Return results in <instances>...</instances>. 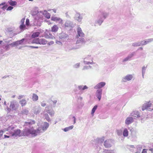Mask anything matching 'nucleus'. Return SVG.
<instances>
[{"instance_id": "obj_7", "label": "nucleus", "mask_w": 153, "mask_h": 153, "mask_svg": "<svg viewBox=\"0 0 153 153\" xmlns=\"http://www.w3.org/2000/svg\"><path fill=\"white\" fill-rule=\"evenodd\" d=\"M21 133V131L20 129H17L14 130L13 132L11 133V136L13 137H16L18 136Z\"/></svg>"}, {"instance_id": "obj_24", "label": "nucleus", "mask_w": 153, "mask_h": 153, "mask_svg": "<svg viewBox=\"0 0 153 153\" xmlns=\"http://www.w3.org/2000/svg\"><path fill=\"white\" fill-rule=\"evenodd\" d=\"M123 129H120L119 130H117V134L118 136H121L122 134L123 133Z\"/></svg>"}, {"instance_id": "obj_10", "label": "nucleus", "mask_w": 153, "mask_h": 153, "mask_svg": "<svg viewBox=\"0 0 153 153\" xmlns=\"http://www.w3.org/2000/svg\"><path fill=\"white\" fill-rule=\"evenodd\" d=\"M105 85V82H100L97 84L95 87V89H98L102 88Z\"/></svg>"}, {"instance_id": "obj_53", "label": "nucleus", "mask_w": 153, "mask_h": 153, "mask_svg": "<svg viewBox=\"0 0 153 153\" xmlns=\"http://www.w3.org/2000/svg\"><path fill=\"white\" fill-rule=\"evenodd\" d=\"M23 111H24L23 113H24L25 111V113H27L28 112V110H24Z\"/></svg>"}, {"instance_id": "obj_35", "label": "nucleus", "mask_w": 153, "mask_h": 153, "mask_svg": "<svg viewBox=\"0 0 153 153\" xmlns=\"http://www.w3.org/2000/svg\"><path fill=\"white\" fill-rule=\"evenodd\" d=\"M10 108L13 109L15 107V105L14 103H11L10 106Z\"/></svg>"}, {"instance_id": "obj_34", "label": "nucleus", "mask_w": 153, "mask_h": 153, "mask_svg": "<svg viewBox=\"0 0 153 153\" xmlns=\"http://www.w3.org/2000/svg\"><path fill=\"white\" fill-rule=\"evenodd\" d=\"M25 26L24 24H22L20 26V28L21 29H23L25 28Z\"/></svg>"}, {"instance_id": "obj_25", "label": "nucleus", "mask_w": 153, "mask_h": 153, "mask_svg": "<svg viewBox=\"0 0 153 153\" xmlns=\"http://www.w3.org/2000/svg\"><path fill=\"white\" fill-rule=\"evenodd\" d=\"M133 116L134 117H140L138 111H134L133 114Z\"/></svg>"}, {"instance_id": "obj_16", "label": "nucleus", "mask_w": 153, "mask_h": 153, "mask_svg": "<svg viewBox=\"0 0 153 153\" xmlns=\"http://www.w3.org/2000/svg\"><path fill=\"white\" fill-rule=\"evenodd\" d=\"M19 102L21 105L22 107L26 105L27 104V101L25 99H22L20 100Z\"/></svg>"}, {"instance_id": "obj_49", "label": "nucleus", "mask_w": 153, "mask_h": 153, "mask_svg": "<svg viewBox=\"0 0 153 153\" xmlns=\"http://www.w3.org/2000/svg\"><path fill=\"white\" fill-rule=\"evenodd\" d=\"M149 150L152 153H153V148H150L149 149Z\"/></svg>"}, {"instance_id": "obj_43", "label": "nucleus", "mask_w": 153, "mask_h": 153, "mask_svg": "<svg viewBox=\"0 0 153 153\" xmlns=\"http://www.w3.org/2000/svg\"><path fill=\"white\" fill-rule=\"evenodd\" d=\"M88 88V87L86 86V85H85L82 88V90H84L85 89H87Z\"/></svg>"}, {"instance_id": "obj_3", "label": "nucleus", "mask_w": 153, "mask_h": 153, "mask_svg": "<svg viewBox=\"0 0 153 153\" xmlns=\"http://www.w3.org/2000/svg\"><path fill=\"white\" fill-rule=\"evenodd\" d=\"M133 128L130 129L131 131V135L128 137V138L130 139L132 141H135L137 140V133L132 131Z\"/></svg>"}, {"instance_id": "obj_20", "label": "nucleus", "mask_w": 153, "mask_h": 153, "mask_svg": "<svg viewBox=\"0 0 153 153\" xmlns=\"http://www.w3.org/2000/svg\"><path fill=\"white\" fill-rule=\"evenodd\" d=\"M40 34V33L39 32H36L34 33L32 35V38H35V37H38Z\"/></svg>"}, {"instance_id": "obj_55", "label": "nucleus", "mask_w": 153, "mask_h": 153, "mask_svg": "<svg viewBox=\"0 0 153 153\" xmlns=\"http://www.w3.org/2000/svg\"><path fill=\"white\" fill-rule=\"evenodd\" d=\"M38 48V47L37 46L34 47V48Z\"/></svg>"}, {"instance_id": "obj_41", "label": "nucleus", "mask_w": 153, "mask_h": 153, "mask_svg": "<svg viewBox=\"0 0 153 153\" xmlns=\"http://www.w3.org/2000/svg\"><path fill=\"white\" fill-rule=\"evenodd\" d=\"M41 105L42 106L45 107L46 105V104L45 102H43L41 103Z\"/></svg>"}, {"instance_id": "obj_1", "label": "nucleus", "mask_w": 153, "mask_h": 153, "mask_svg": "<svg viewBox=\"0 0 153 153\" xmlns=\"http://www.w3.org/2000/svg\"><path fill=\"white\" fill-rule=\"evenodd\" d=\"M49 127V125H40L38 128L33 127L26 128L23 131V134L25 136L35 137L45 131Z\"/></svg>"}, {"instance_id": "obj_61", "label": "nucleus", "mask_w": 153, "mask_h": 153, "mask_svg": "<svg viewBox=\"0 0 153 153\" xmlns=\"http://www.w3.org/2000/svg\"><path fill=\"white\" fill-rule=\"evenodd\" d=\"M1 99L0 98V101L1 100Z\"/></svg>"}, {"instance_id": "obj_27", "label": "nucleus", "mask_w": 153, "mask_h": 153, "mask_svg": "<svg viewBox=\"0 0 153 153\" xmlns=\"http://www.w3.org/2000/svg\"><path fill=\"white\" fill-rule=\"evenodd\" d=\"M103 153H114L113 150H105L103 151Z\"/></svg>"}, {"instance_id": "obj_38", "label": "nucleus", "mask_w": 153, "mask_h": 153, "mask_svg": "<svg viewBox=\"0 0 153 153\" xmlns=\"http://www.w3.org/2000/svg\"><path fill=\"white\" fill-rule=\"evenodd\" d=\"M26 25L27 26H28L29 25V20L28 19H26Z\"/></svg>"}, {"instance_id": "obj_15", "label": "nucleus", "mask_w": 153, "mask_h": 153, "mask_svg": "<svg viewBox=\"0 0 153 153\" xmlns=\"http://www.w3.org/2000/svg\"><path fill=\"white\" fill-rule=\"evenodd\" d=\"M59 29V27L57 25H54L51 28V31L53 32H57Z\"/></svg>"}, {"instance_id": "obj_22", "label": "nucleus", "mask_w": 153, "mask_h": 153, "mask_svg": "<svg viewBox=\"0 0 153 153\" xmlns=\"http://www.w3.org/2000/svg\"><path fill=\"white\" fill-rule=\"evenodd\" d=\"M16 42H14L11 44H10L9 45H7L5 46L6 49V50H8V48H10L9 45H12L13 46H14V45H16Z\"/></svg>"}, {"instance_id": "obj_37", "label": "nucleus", "mask_w": 153, "mask_h": 153, "mask_svg": "<svg viewBox=\"0 0 153 153\" xmlns=\"http://www.w3.org/2000/svg\"><path fill=\"white\" fill-rule=\"evenodd\" d=\"M45 118L47 119V120L48 121H50V119L48 116V114H45Z\"/></svg>"}, {"instance_id": "obj_64", "label": "nucleus", "mask_w": 153, "mask_h": 153, "mask_svg": "<svg viewBox=\"0 0 153 153\" xmlns=\"http://www.w3.org/2000/svg\"><path fill=\"white\" fill-rule=\"evenodd\" d=\"M1 36L0 35V37H1Z\"/></svg>"}, {"instance_id": "obj_18", "label": "nucleus", "mask_w": 153, "mask_h": 153, "mask_svg": "<svg viewBox=\"0 0 153 153\" xmlns=\"http://www.w3.org/2000/svg\"><path fill=\"white\" fill-rule=\"evenodd\" d=\"M74 126L73 125L71 126H70L67 127L65 128L62 129V130L65 132L68 131L74 128Z\"/></svg>"}, {"instance_id": "obj_58", "label": "nucleus", "mask_w": 153, "mask_h": 153, "mask_svg": "<svg viewBox=\"0 0 153 153\" xmlns=\"http://www.w3.org/2000/svg\"><path fill=\"white\" fill-rule=\"evenodd\" d=\"M2 42V41H0V43H1Z\"/></svg>"}, {"instance_id": "obj_63", "label": "nucleus", "mask_w": 153, "mask_h": 153, "mask_svg": "<svg viewBox=\"0 0 153 153\" xmlns=\"http://www.w3.org/2000/svg\"><path fill=\"white\" fill-rule=\"evenodd\" d=\"M54 12H55V13H56V12L55 11H54Z\"/></svg>"}, {"instance_id": "obj_6", "label": "nucleus", "mask_w": 153, "mask_h": 153, "mask_svg": "<svg viewBox=\"0 0 153 153\" xmlns=\"http://www.w3.org/2000/svg\"><path fill=\"white\" fill-rule=\"evenodd\" d=\"M142 149V146L139 145L137 146L136 152L134 151L131 149H130V151L132 152L133 153H140Z\"/></svg>"}, {"instance_id": "obj_59", "label": "nucleus", "mask_w": 153, "mask_h": 153, "mask_svg": "<svg viewBox=\"0 0 153 153\" xmlns=\"http://www.w3.org/2000/svg\"><path fill=\"white\" fill-rule=\"evenodd\" d=\"M29 1H32L33 0H29Z\"/></svg>"}, {"instance_id": "obj_39", "label": "nucleus", "mask_w": 153, "mask_h": 153, "mask_svg": "<svg viewBox=\"0 0 153 153\" xmlns=\"http://www.w3.org/2000/svg\"><path fill=\"white\" fill-rule=\"evenodd\" d=\"M91 62H87L86 61H85L84 62L86 64H91V63L92 62V59H91Z\"/></svg>"}, {"instance_id": "obj_2", "label": "nucleus", "mask_w": 153, "mask_h": 153, "mask_svg": "<svg viewBox=\"0 0 153 153\" xmlns=\"http://www.w3.org/2000/svg\"><path fill=\"white\" fill-rule=\"evenodd\" d=\"M104 140V137L101 138H98L95 140V146L94 147L95 149L97 151H100L102 149V143Z\"/></svg>"}, {"instance_id": "obj_36", "label": "nucleus", "mask_w": 153, "mask_h": 153, "mask_svg": "<svg viewBox=\"0 0 153 153\" xmlns=\"http://www.w3.org/2000/svg\"><path fill=\"white\" fill-rule=\"evenodd\" d=\"M47 112L50 115H53L54 114V113L53 111H51L50 110H48L47 111Z\"/></svg>"}, {"instance_id": "obj_8", "label": "nucleus", "mask_w": 153, "mask_h": 153, "mask_svg": "<svg viewBox=\"0 0 153 153\" xmlns=\"http://www.w3.org/2000/svg\"><path fill=\"white\" fill-rule=\"evenodd\" d=\"M51 20L57 23H60L62 22V20L59 18L56 17H52L51 18Z\"/></svg>"}, {"instance_id": "obj_47", "label": "nucleus", "mask_w": 153, "mask_h": 153, "mask_svg": "<svg viewBox=\"0 0 153 153\" xmlns=\"http://www.w3.org/2000/svg\"><path fill=\"white\" fill-rule=\"evenodd\" d=\"M89 67H90V66H85L83 68V70H85V69H88Z\"/></svg>"}, {"instance_id": "obj_26", "label": "nucleus", "mask_w": 153, "mask_h": 153, "mask_svg": "<svg viewBox=\"0 0 153 153\" xmlns=\"http://www.w3.org/2000/svg\"><path fill=\"white\" fill-rule=\"evenodd\" d=\"M97 108V106L95 105L94 106V107L92 109L91 112V114L92 116H93L94 114V113L95 110H96Z\"/></svg>"}, {"instance_id": "obj_17", "label": "nucleus", "mask_w": 153, "mask_h": 153, "mask_svg": "<svg viewBox=\"0 0 153 153\" xmlns=\"http://www.w3.org/2000/svg\"><path fill=\"white\" fill-rule=\"evenodd\" d=\"M133 121V118L131 117L127 118L126 121V123L127 124L131 123Z\"/></svg>"}, {"instance_id": "obj_60", "label": "nucleus", "mask_w": 153, "mask_h": 153, "mask_svg": "<svg viewBox=\"0 0 153 153\" xmlns=\"http://www.w3.org/2000/svg\"><path fill=\"white\" fill-rule=\"evenodd\" d=\"M140 48L141 49H142V48Z\"/></svg>"}, {"instance_id": "obj_14", "label": "nucleus", "mask_w": 153, "mask_h": 153, "mask_svg": "<svg viewBox=\"0 0 153 153\" xmlns=\"http://www.w3.org/2000/svg\"><path fill=\"white\" fill-rule=\"evenodd\" d=\"M123 136L125 137H126L128 135V129L126 128L123 129Z\"/></svg>"}, {"instance_id": "obj_30", "label": "nucleus", "mask_w": 153, "mask_h": 153, "mask_svg": "<svg viewBox=\"0 0 153 153\" xmlns=\"http://www.w3.org/2000/svg\"><path fill=\"white\" fill-rule=\"evenodd\" d=\"M49 35H50V36H48L47 34H46V35H45V37L47 38H51V39H53V38H54V36H52V35L51 34H50V33H49Z\"/></svg>"}, {"instance_id": "obj_32", "label": "nucleus", "mask_w": 153, "mask_h": 153, "mask_svg": "<svg viewBox=\"0 0 153 153\" xmlns=\"http://www.w3.org/2000/svg\"><path fill=\"white\" fill-rule=\"evenodd\" d=\"M39 40L40 39L38 38L35 39L33 41V42L36 44H39V43H38L39 42Z\"/></svg>"}, {"instance_id": "obj_5", "label": "nucleus", "mask_w": 153, "mask_h": 153, "mask_svg": "<svg viewBox=\"0 0 153 153\" xmlns=\"http://www.w3.org/2000/svg\"><path fill=\"white\" fill-rule=\"evenodd\" d=\"M104 145L105 148H108L112 146V141L111 140H105L104 143Z\"/></svg>"}, {"instance_id": "obj_50", "label": "nucleus", "mask_w": 153, "mask_h": 153, "mask_svg": "<svg viewBox=\"0 0 153 153\" xmlns=\"http://www.w3.org/2000/svg\"><path fill=\"white\" fill-rule=\"evenodd\" d=\"M129 59V57H127L126 58H125V59H124L123 60V61L124 62V61H128V60Z\"/></svg>"}, {"instance_id": "obj_28", "label": "nucleus", "mask_w": 153, "mask_h": 153, "mask_svg": "<svg viewBox=\"0 0 153 153\" xmlns=\"http://www.w3.org/2000/svg\"><path fill=\"white\" fill-rule=\"evenodd\" d=\"M128 147L129 149L130 150V149H131L132 150H134V151H135L136 149V148L134 147V146L133 145H129L128 146Z\"/></svg>"}, {"instance_id": "obj_45", "label": "nucleus", "mask_w": 153, "mask_h": 153, "mask_svg": "<svg viewBox=\"0 0 153 153\" xmlns=\"http://www.w3.org/2000/svg\"><path fill=\"white\" fill-rule=\"evenodd\" d=\"M72 119L74 121V124L76 123V118L75 117H72Z\"/></svg>"}, {"instance_id": "obj_21", "label": "nucleus", "mask_w": 153, "mask_h": 153, "mask_svg": "<svg viewBox=\"0 0 153 153\" xmlns=\"http://www.w3.org/2000/svg\"><path fill=\"white\" fill-rule=\"evenodd\" d=\"M8 3L10 5L12 6L16 5L17 4L16 1H13L11 0H10L9 1H8Z\"/></svg>"}, {"instance_id": "obj_11", "label": "nucleus", "mask_w": 153, "mask_h": 153, "mask_svg": "<svg viewBox=\"0 0 153 153\" xmlns=\"http://www.w3.org/2000/svg\"><path fill=\"white\" fill-rule=\"evenodd\" d=\"M153 40L152 39H148L146 41L143 40L140 42V45H143L147 44Z\"/></svg>"}, {"instance_id": "obj_46", "label": "nucleus", "mask_w": 153, "mask_h": 153, "mask_svg": "<svg viewBox=\"0 0 153 153\" xmlns=\"http://www.w3.org/2000/svg\"><path fill=\"white\" fill-rule=\"evenodd\" d=\"M50 15L49 13L47 14L46 15V17L48 19H50Z\"/></svg>"}, {"instance_id": "obj_23", "label": "nucleus", "mask_w": 153, "mask_h": 153, "mask_svg": "<svg viewBox=\"0 0 153 153\" xmlns=\"http://www.w3.org/2000/svg\"><path fill=\"white\" fill-rule=\"evenodd\" d=\"M32 99L34 101H37L38 100V96L36 94H33L32 97Z\"/></svg>"}, {"instance_id": "obj_33", "label": "nucleus", "mask_w": 153, "mask_h": 153, "mask_svg": "<svg viewBox=\"0 0 153 153\" xmlns=\"http://www.w3.org/2000/svg\"><path fill=\"white\" fill-rule=\"evenodd\" d=\"M85 42V41L84 39V38H81L79 39V40H78L76 42V43H78L80 42Z\"/></svg>"}, {"instance_id": "obj_44", "label": "nucleus", "mask_w": 153, "mask_h": 153, "mask_svg": "<svg viewBox=\"0 0 153 153\" xmlns=\"http://www.w3.org/2000/svg\"><path fill=\"white\" fill-rule=\"evenodd\" d=\"M23 97V95H20L19 96L18 98L19 99H21Z\"/></svg>"}, {"instance_id": "obj_56", "label": "nucleus", "mask_w": 153, "mask_h": 153, "mask_svg": "<svg viewBox=\"0 0 153 153\" xmlns=\"http://www.w3.org/2000/svg\"><path fill=\"white\" fill-rule=\"evenodd\" d=\"M30 47L31 48H34V46H30Z\"/></svg>"}, {"instance_id": "obj_57", "label": "nucleus", "mask_w": 153, "mask_h": 153, "mask_svg": "<svg viewBox=\"0 0 153 153\" xmlns=\"http://www.w3.org/2000/svg\"><path fill=\"white\" fill-rule=\"evenodd\" d=\"M32 123H33V124H34L35 123L34 121H32Z\"/></svg>"}, {"instance_id": "obj_13", "label": "nucleus", "mask_w": 153, "mask_h": 153, "mask_svg": "<svg viewBox=\"0 0 153 153\" xmlns=\"http://www.w3.org/2000/svg\"><path fill=\"white\" fill-rule=\"evenodd\" d=\"M77 31L78 35L79 36L83 37L84 36V34L82 32L81 29L80 27H78Z\"/></svg>"}, {"instance_id": "obj_4", "label": "nucleus", "mask_w": 153, "mask_h": 153, "mask_svg": "<svg viewBox=\"0 0 153 153\" xmlns=\"http://www.w3.org/2000/svg\"><path fill=\"white\" fill-rule=\"evenodd\" d=\"M152 103L150 102L145 103L143 105L142 109L143 111L148 109L151 106Z\"/></svg>"}, {"instance_id": "obj_48", "label": "nucleus", "mask_w": 153, "mask_h": 153, "mask_svg": "<svg viewBox=\"0 0 153 153\" xmlns=\"http://www.w3.org/2000/svg\"><path fill=\"white\" fill-rule=\"evenodd\" d=\"M25 18H23L21 20V22L22 23V24H24V22L25 21Z\"/></svg>"}, {"instance_id": "obj_9", "label": "nucleus", "mask_w": 153, "mask_h": 153, "mask_svg": "<svg viewBox=\"0 0 153 153\" xmlns=\"http://www.w3.org/2000/svg\"><path fill=\"white\" fill-rule=\"evenodd\" d=\"M133 78L132 75H128L126 76L123 79V82H125L127 81H129L131 80Z\"/></svg>"}, {"instance_id": "obj_62", "label": "nucleus", "mask_w": 153, "mask_h": 153, "mask_svg": "<svg viewBox=\"0 0 153 153\" xmlns=\"http://www.w3.org/2000/svg\"><path fill=\"white\" fill-rule=\"evenodd\" d=\"M54 12H55V13H56V12L55 11H54Z\"/></svg>"}, {"instance_id": "obj_54", "label": "nucleus", "mask_w": 153, "mask_h": 153, "mask_svg": "<svg viewBox=\"0 0 153 153\" xmlns=\"http://www.w3.org/2000/svg\"><path fill=\"white\" fill-rule=\"evenodd\" d=\"M5 4V3H2L1 4H0V6L1 5H3Z\"/></svg>"}, {"instance_id": "obj_19", "label": "nucleus", "mask_w": 153, "mask_h": 153, "mask_svg": "<svg viewBox=\"0 0 153 153\" xmlns=\"http://www.w3.org/2000/svg\"><path fill=\"white\" fill-rule=\"evenodd\" d=\"M47 41L45 39H40L39 42V43L40 44L45 45L47 43Z\"/></svg>"}, {"instance_id": "obj_51", "label": "nucleus", "mask_w": 153, "mask_h": 153, "mask_svg": "<svg viewBox=\"0 0 153 153\" xmlns=\"http://www.w3.org/2000/svg\"><path fill=\"white\" fill-rule=\"evenodd\" d=\"M78 88L79 90H82V88L83 87L81 86H79Z\"/></svg>"}, {"instance_id": "obj_31", "label": "nucleus", "mask_w": 153, "mask_h": 153, "mask_svg": "<svg viewBox=\"0 0 153 153\" xmlns=\"http://www.w3.org/2000/svg\"><path fill=\"white\" fill-rule=\"evenodd\" d=\"M132 45L134 47L140 46V42L137 43H134L132 44Z\"/></svg>"}, {"instance_id": "obj_52", "label": "nucleus", "mask_w": 153, "mask_h": 153, "mask_svg": "<svg viewBox=\"0 0 153 153\" xmlns=\"http://www.w3.org/2000/svg\"><path fill=\"white\" fill-rule=\"evenodd\" d=\"M9 137H10L9 136H7V135H4V137L5 138H9Z\"/></svg>"}, {"instance_id": "obj_40", "label": "nucleus", "mask_w": 153, "mask_h": 153, "mask_svg": "<svg viewBox=\"0 0 153 153\" xmlns=\"http://www.w3.org/2000/svg\"><path fill=\"white\" fill-rule=\"evenodd\" d=\"M13 8V7H12L9 6L7 8V10H12Z\"/></svg>"}, {"instance_id": "obj_42", "label": "nucleus", "mask_w": 153, "mask_h": 153, "mask_svg": "<svg viewBox=\"0 0 153 153\" xmlns=\"http://www.w3.org/2000/svg\"><path fill=\"white\" fill-rule=\"evenodd\" d=\"M141 153H147L146 149H143Z\"/></svg>"}, {"instance_id": "obj_12", "label": "nucleus", "mask_w": 153, "mask_h": 153, "mask_svg": "<svg viewBox=\"0 0 153 153\" xmlns=\"http://www.w3.org/2000/svg\"><path fill=\"white\" fill-rule=\"evenodd\" d=\"M102 93V90H98L96 92L97 96L99 99V101H100L101 98V95Z\"/></svg>"}, {"instance_id": "obj_29", "label": "nucleus", "mask_w": 153, "mask_h": 153, "mask_svg": "<svg viewBox=\"0 0 153 153\" xmlns=\"http://www.w3.org/2000/svg\"><path fill=\"white\" fill-rule=\"evenodd\" d=\"M14 128V127L13 126V125H11V126L8 127V128H7V130L9 132H10L12 130H13Z\"/></svg>"}]
</instances>
